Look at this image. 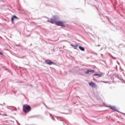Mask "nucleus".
<instances>
[{
	"label": "nucleus",
	"instance_id": "6",
	"mask_svg": "<svg viewBox=\"0 0 125 125\" xmlns=\"http://www.w3.org/2000/svg\"><path fill=\"white\" fill-rule=\"evenodd\" d=\"M89 85H90V86H91V87H95V86H96V84H95V83L92 82L89 83Z\"/></svg>",
	"mask_w": 125,
	"mask_h": 125
},
{
	"label": "nucleus",
	"instance_id": "14",
	"mask_svg": "<svg viewBox=\"0 0 125 125\" xmlns=\"http://www.w3.org/2000/svg\"><path fill=\"white\" fill-rule=\"evenodd\" d=\"M120 113H121L123 115H125V113H124L121 112H120Z\"/></svg>",
	"mask_w": 125,
	"mask_h": 125
},
{
	"label": "nucleus",
	"instance_id": "4",
	"mask_svg": "<svg viewBox=\"0 0 125 125\" xmlns=\"http://www.w3.org/2000/svg\"><path fill=\"white\" fill-rule=\"evenodd\" d=\"M46 64H48V65H54L55 64V62H51L49 60H47L45 61Z\"/></svg>",
	"mask_w": 125,
	"mask_h": 125
},
{
	"label": "nucleus",
	"instance_id": "15",
	"mask_svg": "<svg viewBox=\"0 0 125 125\" xmlns=\"http://www.w3.org/2000/svg\"><path fill=\"white\" fill-rule=\"evenodd\" d=\"M110 57H112V56H111V55H110Z\"/></svg>",
	"mask_w": 125,
	"mask_h": 125
},
{
	"label": "nucleus",
	"instance_id": "11",
	"mask_svg": "<svg viewBox=\"0 0 125 125\" xmlns=\"http://www.w3.org/2000/svg\"><path fill=\"white\" fill-rule=\"evenodd\" d=\"M98 77H102L103 76V73H101L100 74H98Z\"/></svg>",
	"mask_w": 125,
	"mask_h": 125
},
{
	"label": "nucleus",
	"instance_id": "13",
	"mask_svg": "<svg viewBox=\"0 0 125 125\" xmlns=\"http://www.w3.org/2000/svg\"><path fill=\"white\" fill-rule=\"evenodd\" d=\"M94 76H98V74H94L93 75Z\"/></svg>",
	"mask_w": 125,
	"mask_h": 125
},
{
	"label": "nucleus",
	"instance_id": "2",
	"mask_svg": "<svg viewBox=\"0 0 125 125\" xmlns=\"http://www.w3.org/2000/svg\"><path fill=\"white\" fill-rule=\"evenodd\" d=\"M23 112L25 113V114H28L29 112L32 110V108L31 106L28 104H24L22 106Z\"/></svg>",
	"mask_w": 125,
	"mask_h": 125
},
{
	"label": "nucleus",
	"instance_id": "7",
	"mask_svg": "<svg viewBox=\"0 0 125 125\" xmlns=\"http://www.w3.org/2000/svg\"><path fill=\"white\" fill-rule=\"evenodd\" d=\"M89 73H94V70H87L85 72V74H89Z\"/></svg>",
	"mask_w": 125,
	"mask_h": 125
},
{
	"label": "nucleus",
	"instance_id": "5",
	"mask_svg": "<svg viewBox=\"0 0 125 125\" xmlns=\"http://www.w3.org/2000/svg\"><path fill=\"white\" fill-rule=\"evenodd\" d=\"M110 108H111L112 110H114L116 112H118V113H120V111H119L118 109H117L116 106L110 105Z\"/></svg>",
	"mask_w": 125,
	"mask_h": 125
},
{
	"label": "nucleus",
	"instance_id": "1",
	"mask_svg": "<svg viewBox=\"0 0 125 125\" xmlns=\"http://www.w3.org/2000/svg\"><path fill=\"white\" fill-rule=\"evenodd\" d=\"M48 22L51 23L52 24H55L57 26H60L61 27H66V25L63 22V21H56L55 19H50V20L48 21Z\"/></svg>",
	"mask_w": 125,
	"mask_h": 125
},
{
	"label": "nucleus",
	"instance_id": "9",
	"mask_svg": "<svg viewBox=\"0 0 125 125\" xmlns=\"http://www.w3.org/2000/svg\"><path fill=\"white\" fill-rule=\"evenodd\" d=\"M70 45L72 46V47H74V48H76V47H78L79 46V44H76L75 45L71 44Z\"/></svg>",
	"mask_w": 125,
	"mask_h": 125
},
{
	"label": "nucleus",
	"instance_id": "10",
	"mask_svg": "<svg viewBox=\"0 0 125 125\" xmlns=\"http://www.w3.org/2000/svg\"><path fill=\"white\" fill-rule=\"evenodd\" d=\"M79 47L80 50H82V51H84V48H83V47L81 46H79Z\"/></svg>",
	"mask_w": 125,
	"mask_h": 125
},
{
	"label": "nucleus",
	"instance_id": "12",
	"mask_svg": "<svg viewBox=\"0 0 125 125\" xmlns=\"http://www.w3.org/2000/svg\"><path fill=\"white\" fill-rule=\"evenodd\" d=\"M0 55H3V53L2 52H0Z\"/></svg>",
	"mask_w": 125,
	"mask_h": 125
},
{
	"label": "nucleus",
	"instance_id": "3",
	"mask_svg": "<svg viewBox=\"0 0 125 125\" xmlns=\"http://www.w3.org/2000/svg\"><path fill=\"white\" fill-rule=\"evenodd\" d=\"M110 78L111 80H112V82H117V80H120L121 81L123 80V78H122V77L119 76L118 74H114L112 75Z\"/></svg>",
	"mask_w": 125,
	"mask_h": 125
},
{
	"label": "nucleus",
	"instance_id": "8",
	"mask_svg": "<svg viewBox=\"0 0 125 125\" xmlns=\"http://www.w3.org/2000/svg\"><path fill=\"white\" fill-rule=\"evenodd\" d=\"M14 19H19V18H17V17H16V16L14 15V16L11 18V21L12 22H13V21H14Z\"/></svg>",
	"mask_w": 125,
	"mask_h": 125
}]
</instances>
